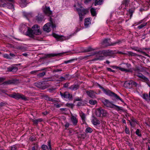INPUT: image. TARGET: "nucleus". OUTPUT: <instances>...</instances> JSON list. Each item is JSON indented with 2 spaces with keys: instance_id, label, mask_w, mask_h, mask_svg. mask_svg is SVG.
<instances>
[{
  "instance_id": "obj_1",
  "label": "nucleus",
  "mask_w": 150,
  "mask_h": 150,
  "mask_svg": "<svg viewBox=\"0 0 150 150\" xmlns=\"http://www.w3.org/2000/svg\"><path fill=\"white\" fill-rule=\"evenodd\" d=\"M78 7L76 8V11H77L79 15V20L81 21L84 18L85 15L88 12L87 9L83 8L81 5L79 3L77 4Z\"/></svg>"
},
{
  "instance_id": "obj_2",
  "label": "nucleus",
  "mask_w": 150,
  "mask_h": 150,
  "mask_svg": "<svg viewBox=\"0 0 150 150\" xmlns=\"http://www.w3.org/2000/svg\"><path fill=\"white\" fill-rule=\"evenodd\" d=\"M103 91L106 95L113 97L117 100H119L123 103L124 102V101L118 96L110 90L104 88Z\"/></svg>"
},
{
  "instance_id": "obj_3",
  "label": "nucleus",
  "mask_w": 150,
  "mask_h": 150,
  "mask_svg": "<svg viewBox=\"0 0 150 150\" xmlns=\"http://www.w3.org/2000/svg\"><path fill=\"white\" fill-rule=\"evenodd\" d=\"M114 52L112 50H103L97 52H95L92 55H94L96 54H103L104 55L107 56H109L110 54H115Z\"/></svg>"
},
{
  "instance_id": "obj_4",
  "label": "nucleus",
  "mask_w": 150,
  "mask_h": 150,
  "mask_svg": "<svg viewBox=\"0 0 150 150\" xmlns=\"http://www.w3.org/2000/svg\"><path fill=\"white\" fill-rule=\"evenodd\" d=\"M96 115L98 117H100L101 116L105 117L106 116L107 112L102 108H100L97 109L96 111Z\"/></svg>"
},
{
  "instance_id": "obj_5",
  "label": "nucleus",
  "mask_w": 150,
  "mask_h": 150,
  "mask_svg": "<svg viewBox=\"0 0 150 150\" xmlns=\"http://www.w3.org/2000/svg\"><path fill=\"white\" fill-rule=\"evenodd\" d=\"M113 101L112 102L109 101L108 100L104 99L102 100V102L104 105L107 107L112 108H113V106L114 105V104L113 103H115V100H114L113 99Z\"/></svg>"
},
{
  "instance_id": "obj_6",
  "label": "nucleus",
  "mask_w": 150,
  "mask_h": 150,
  "mask_svg": "<svg viewBox=\"0 0 150 150\" xmlns=\"http://www.w3.org/2000/svg\"><path fill=\"white\" fill-rule=\"evenodd\" d=\"M46 82L43 81L35 83V86L37 87L44 90L47 87V86L46 85Z\"/></svg>"
},
{
  "instance_id": "obj_7",
  "label": "nucleus",
  "mask_w": 150,
  "mask_h": 150,
  "mask_svg": "<svg viewBox=\"0 0 150 150\" xmlns=\"http://www.w3.org/2000/svg\"><path fill=\"white\" fill-rule=\"evenodd\" d=\"M13 96V98L17 100L21 99L25 101L28 100L27 98L25 96L23 95L22 94H20L18 93H14Z\"/></svg>"
},
{
  "instance_id": "obj_8",
  "label": "nucleus",
  "mask_w": 150,
  "mask_h": 150,
  "mask_svg": "<svg viewBox=\"0 0 150 150\" xmlns=\"http://www.w3.org/2000/svg\"><path fill=\"white\" fill-rule=\"evenodd\" d=\"M60 95L62 98L67 99L70 100H72V95L68 92L65 91L64 93L60 92Z\"/></svg>"
},
{
  "instance_id": "obj_9",
  "label": "nucleus",
  "mask_w": 150,
  "mask_h": 150,
  "mask_svg": "<svg viewBox=\"0 0 150 150\" xmlns=\"http://www.w3.org/2000/svg\"><path fill=\"white\" fill-rule=\"evenodd\" d=\"M120 65L122 67V68H124L126 70L125 71H125L126 72H129L132 71L130 70V69L131 67V65L130 64L123 63L120 64Z\"/></svg>"
},
{
  "instance_id": "obj_10",
  "label": "nucleus",
  "mask_w": 150,
  "mask_h": 150,
  "mask_svg": "<svg viewBox=\"0 0 150 150\" xmlns=\"http://www.w3.org/2000/svg\"><path fill=\"white\" fill-rule=\"evenodd\" d=\"M136 76L139 78V79L142 81L145 82L147 83H149V79L145 77L144 75L142 73H137Z\"/></svg>"
},
{
  "instance_id": "obj_11",
  "label": "nucleus",
  "mask_w": 150,
  "mask_h": 150,
  "mask_svg": "<svg viewBox=\"0 0 150 150\" xmlns=\"http://www.w3.org/2000/svg\"><path fill=\"white\" fill-rule=\"evenodd\" d=\"M32 30H33L36 35H39L41 34V32L40 30V27L38 25L36 24L34 25L32 28Z\"/></svg>"
},
{
  "instance_id": "obj_12",
  "label": "nucleus",
  "mask_w": 150,
  "mask_h": 150,
  "mask_svg": "<svg viewBox=\"0 0 150 150\" xmlns=\"http://www.w3.org/2000/svg\"><path fill=\"white\" fill-rule=\"evenodd\" d=\"M110 39L108 38H105L101 42L102 45L106 46H112V43L110 41Z\"/></svg>"
},
{
  "instance_id": "obj_13",
  "label": "nucleus",
  "mask_w": 150,
  "mask_h": 150,
  "mask_svg": "<svg viewBox=\"0 0 150 150\" xmlns=\"http://www.w3.org/2000/svg\"><path fill=\"white\" fill-rule=\"evenodd\" d=\"M47 145L49 146V148L48 146L45 145V144H42L41 146V148L42 149V150H49L50 149V150H52V148L51 144V141L50 140H49L47 142Z\"/></svg>"
},
{
  "instance_id": "obj_14",
  "label": "nucleus",
  "mask_w": 150,
  "mask_h": 150,
  "mask_svg": "<svg viewBox=\"0 0 150 150\" xmlns=\"http://www.w3.org/2000/svg\"><path fill=\"white\" fill-rule=\"evenodd\" d=\"M86 92L87 95L91 98H96V95L97 93L93 90L87 91H86Z\"/></svg>"
},
{
  "instance_id": "obj_15",
  "label": "nucleus",
  "mask_w": 150,
  "mask_h": 150,
  "mask_svg": "<svg viewBox=\"0 0 150 150\" xmlns=\"http://www.w3.org/2000/svg\"><path fill=\"white\" fill-rule=\"evenodd\" d=\"M51 23H47L45 24L43 27V29L44 31L47 33H49L51 30L50 28Z\"/></svg>"
},
{
  "instance_id": "obj_16",
  "label": "nucleus",
  "mask_w": 150,
  "mask_h": 150,
  "mask_svg": "<svg viewBox=\"0 0 150 150\" xmlns=\"http://www.w3.org/2000/svg\"><path fill=\"white\" fill-rule=\"evenodd\" d=\"M17 79H11L8 80L7 81H6L3 83V84L4 85H9L11 84H15L18 81Z\"/></svg>"
},
{
  "instance_id": "obj_17",
  "label": "nucleus",
  "mask_w": 150,
  "mask_h": 150,
  "mask_svg": "<svg viewBox=\"0 0 150 150\" xmlns=\"http://www.w3.org/2000/svg\"><path fill=\"white\" fill-rule=\"evenodd\" d=\"M144 70L142 66H136L134 69V74L136 75L137 73H140L139 72L142 71Z\"/></svg>"
},
{
  "instance_id": "obj_18",
  "label": "nucleus",
  "mask_w": 150,
  "mask_h": 150,
  "mask_svg": "<svg viewBox=\"0 0 150 150\" xmlns=\"http://www.w3.org/2000/svg\"><path fill=\"white\" fill-rule=\"evenodd\" d=\"M43 11L48 16L52 14V11L50 10V8L49 6L47 7L46 6H45V7Z\"/></svg>"
},
{
  "instance_id": "obj_19",
  "label": "nucleus",
  "mask_w": 150,
  "mask_h": 150,
  "mask_svg": "<svg viewBox=\"0 0 150 150\" xmlns=\"http://www.w3.org/2000/svg\"><path fill=\"white\" fill-rule=\"evenodd\" d=\"M71 120L73 125L76 126L77 125L78 120L76 117L73 115H72L71 117Z\"/></svg>"
},
{
  "instance_id": "obj_20",
  "label": "nucleus",
  "mask_w": 150,
  "mask_h": 150,
  "mask_svg": "<svg viewBox=\"0 0 150 150\" xmlns=\"http://www.w3.org/2000/svg\"><path fill=\"white\" fill-rule=\"evenodd\" d=\"M26 33L27 36L33 38H34L35 33L32 29H28Z\"/></svg>"
},
{
  "instance_id": "obj_21",
  "label": "nucleus",
  "mask_w": 150,
  "mask_h": 150,
  "mask_svg": "<svg viewBox=\"0 0 150 150\" xmlns=\"http://www.w3.org/2000/svg\"><path fill=\"white\" fill-rule=\"evenodd\" d=\"M68 52H63L62 53H58L57 54H50L47 55L46 56L47 57H54L57 56H61L62 55L66 54Z\"/></svg>"
},
{
  "instance_id": "obj_22",
  "label": "nucleus",
  "mask_w": 150,
  "mask_h": 150,
  "mask_svg": "<svg viewBox=\"0 0 150 150\" xmlns=\"http://www.w3.org/2000/svg\"><path fill=\"white\" fill-rule=\"evenodd\" d=\"M44 98L47 101H51L54 103H57L58 101L56 98H52L47 95L44 96Z\"/></svg>"
},
{
  "instance_id": "obj_23",
  "label": "nucleus",
  "mask_w": 150,
  "mask_h": 150,
  "mask_svg": "<svg viewBox=\"0 0 150 150\" xmlns=\"http://www.w3.org/2000/svg\"><path fill=\"white\" fill-rule=\"evenodd\" d=\"M79 85L74 84L71 85L70 87L68 88L72 91H76L79 89Z\"/></svg>"
},
{
  "instance_id": "obj_24",
  "label": "nucleus",
  "mask_w": 150,
  "mask_h": 150,
  "mask_svg": "<svg viewBox=\"0 0 150 150\" xmlns=\"http://www.w3.org/2000/svg\"><path fill=\"white\" fill-rule=\"evenodd\" d=\"M53 37L56 38L58 40H64L65 39V37L63 35H59L54 34L53 35Z\"/></svg>"
},
{
  "instance_id": "obj_25",
  "label": "nucleus",
  "mask_w": 150,
  "mask_h": 150,
  "mask_svg": "<svg viewBox=\"0 0 150 150\" xmlns=\"http://www.w3.org/2000/svg\"><path fill=\"white\" fill-rule=\"evenodd\" d=\"M91 122L94 125H97L100 124V121L96 117H94L91 120Z\"/></svg>"
},
{
  "instance_id": "obj_26",
  "label": "nucleus",
  "mask_w": 150,
  "mask_h": 150,
  "mask_svg": "<svg viewBox=\"0 0 150 150\" xmlns=\"http://www.w3.org/2000/svg\"><path fill=\"white\" fill-rule=\"evenodd\" d=\"M113 108H114L117 111H122L123 112H125V110L123 109L122 107L117 106L115 104H114V105L113 106Z\"/></svg>"
},
{
  "instance_id": "obj_27",
  "label": "nucleus",
  "mask_w": 150,
  "mask_h": 150,
  "mask_svg": "<svg viewBox=\"0 0 150 150\" xmlns=\"http://www.w3.org/2000/svg\"><path fill=\"white\" fill-rule=\"evenodd\" d=\"M44 18L43 16L41 14H39L37 16H36V19L37 21L39 22H40L42 21Z\"/></svg>"
},
{
  "instance_id": "obj_28",
  "label": "nucleus",
  "mask_w": 150,
  "mask_h": 150,
  "mask_svg": "<svg viewBox=\"0 0 150 150\" xmlns=\"http://www.w3.org/2000/svg\"><path fill=\"white\" fill-rule=\"evenodd\" d=\"M43 121V119L42 118H39L38 119L32 120V121L34 124L37 125L39 122H41Z\"/></svg>"
},
{
  "instance_id": "obj_29",
  "label": "nucleus",
  "mask_w": 150,
  "mask_h": 150,
  "mask_svg": "<svg viewBox=\"0 0 150 150\" xmlns=\"http://www.w3.org/2000/svg\"><path fill=\"white\" fill-rule=\"evenodd\" d=\"M86 100H83L82 99L81 101L77 103L76 106L78 107L84 106L86 104Z\"/></svg>"
},
{
  "instance_id": "obj_30",
  "label": "nucleus",
  "mask_w": 150,
  "mask_h": 150,
  "mask_svg": "<svg viewBox=\"0 0 150 150\" xmlns=\"http://www.w3.org/2000/svg\"><path fill=\"white\" fill-rule=\"evenodd\" d=\"M91 24V21H90V19L88 18H86L84 21V25L87 27Z\"/></svg>"
},
{
  "instance_id": "obj_31",
  "label": "nucleus",
  "mask_w": 150,
  "mask_h": 150,
  "mask_svg": "<svg viewBox=\"0 0 150 150\" xmlns=\"http://www.w3.org/2000/svg\"><path fill=\"white\" fill-rule=\"evenodd\" d=\"M131 120V121H129V122L131 126H134L136 124H137V122L135 119L132 118Z\"/></svg>"
},
{
  "instance_id": "obj_32",
  "label": "nucleus",
  "mask_w": 150,
  "mask_h": 150,
  "mask_svg": "<svg viewBox=\"0 0 150 150\" xmlns=\"http://www.w3.org/2000/svg\"><path fill=\"white\" fill-rule=\"evenodd\" d=\"M126 55H128L129 56H137L138 55L136 53L133 52L131 51H127L126 53Z\"/></svg>"
},
{
  "instance_id": "obj_33",
  "label": "nucleus",
  "mask_w": 150,
  "mask_h": 150,
  "mask_svg": "<svg viewBox=\"0 0 150 150\" xmlns=\"http://www.w3.org/2000/svg\"><path fill=\"white\" fill-rule=\"evenodd\" d=\"M142 97L146 101H149V95H148L147 94L144 93L142 95Z\"/></svg>"
},
{
  "instance_id": "obj_34",
  "label": "nucleus",
  "mask_w": 150,
  "mask_h": 150,
  "mask_svg": "<svg viewBox=\"0 0 150 150\" xmlns=\"http://www.w3.org/2000/svg\"><path fill=\"white\" fill-rule=\"evenodd\" d=\"M129 83L132 85V88L135 87H137L139 86V85L137 83L132 80L129 81Z\"/></svg>"
},
{
  "instance_id": "obj_35",
  "label": "nucleus",
  "mask_w": 150,
  "mask_h": 150,
  "mask_svg": "<svg viewBox=\"0 0 150 150\" xmlns=\"http://www.w3.org/2000/svg\"><path fill=\"white\" fill-rule=\"evenodd\" d=\"M96 9L93 8H92L91 9L90 11L91 14L93 16H96Z\"/></svg>"
},
{
  "instance_id": "obj_36",
  "label": "nucleus",
  "mask_w": 150,
  "mask_h": 150,
  "mask_svg": "<svg viewBox=\"0 0 150 150\" xmlns=\"http://www.w3.org/2000/svg\"><path fill=\"white\" fill-rule=\"evenodd\" d=\"M135 9L134 7L132 8L129 9L128 12L130 14V16L131 17L132 16L133 13L134 12Z\"/></svg>"
},
{
  "instance_id": "obj_37",
  "label": "nucleus",
  "mask_w": 150,
  "mask_h": 150,
  "mask_svg": "<svg viewBox=\"0 0 150 150\" xmlns=\"http://www.w3.org/2000/svg\"><path fill=\"white\" fill-rule=\"evenodd\" d=\"M103 0H95L94 5L96 6L98 5H101L102 4Z\"/></svg>"
},
{
  "instance_id": "obj_38",
  "label": "nucleus",
  "mask_w": 150,
  "mask_h": 150,
  "mask_svg": "<svg viewBox=\"0 0 150 150\" xmlns=\"http://www.w3.org/2000/svg\"><path fill=\"white\" fill-rule=\"evenodd\" d=\"M147 23V22H146L141 24L137 27V29L139 30L142 29L146 25Z\"/></svg>"
},
{
  "instance_id": "obj_39",
  "label": "nucleus",
  "mask_w": 150,
  "mask_h": 150,
  "mask_svg": "<svg viewBox=\"0 0 150 150\" xmlns=\"http://www.w3.org/2000/svg\"><path fill=\"white\" fill-rule=\"evenodd\" d=\"M129 1H130L129 0H124L122 1V5L125 7L127 6Z\"/></svg>"
},
{
  "instance_id": "obj_40",
  "label": "nucleus",
  "mask_w": 150,
  "mask_h": 150,
  "mask_svg": "<svg viewBox=\"0 0 150 150\" xmlns=\"http://www.w3.org/2000/svg\"><path fill=\"white\" fill-rule=\"evenodd\" d=\"M46 74L45 72H43L42 73L38 74L37 75V77L38 78H40L43 77Z\"/></svg>"
},
{
  "instance_id": "obj_41",
  "label": "nucleus",
  "mask_w": 150,
  "mask_h": 150,
  "mask_svg": "<svg viewBox=\"0 0 150 150\" xmlns=\"http://www.w3.org/2000/svg\"><path fill=\"white\" fill-rule=\"evenodd\" d=\"M93 131V130L92 129L89 127L86 128L85 130V132L86 133H91Z\"/></svg>"
},
{
  "instance_id": "obj_42",
  "label": "nucleus",
  "mask_w": 150,
  "mask_h": 150,
  "mask_svg": "<svg viewBox=\"0 0 150 150\" xmlns=\"http://www.w3.org/2000/svg\"><path fill=\"white\" fill-rule=\"evenodd\" d=\"M89 103L91 105H95L97 103V101L96 100L91 99L89 100Z\"/></svg>"
},
{
  "instance_id": "obj_43",
  "label": "nucleus",
  "mask_w": 150,
  "mask_h": 150,
  "mask_svg": "<svg viewBox=\"0 0 150 150\" xmlns=\"http://www.w3.org/2000/svg\"><path fill=\"white\" fill-rule=\"evenodd\" d=\"M132 49L136 51L141 52L143 54H146L145 52L142 51L141 50V49L140 48L138 49L137 47H135V48H132Z\"/></svg>"
},
{
  "instance_id": "obj_44",
  "label": "nucleus",
  "mask_w": 150,
  "mask_h": 150,
  "mask_svg": "<svg viewBox=\"0 0 150 150\" xmlns=\"http://www.w3.org/2000/svg\"><path fill=\"white\" fill-rule=\"evenodd\" d=\"M129 82H126L125 83V85H126L125 87L126 88H132V85L129 84Z\"/></svg>"
},
{
  "instance_id": "obj_45",
  "label": "nucleus",
  "mask_w": 150,
  "mask_h": 150,
  "mask_svg": "<svg viewBox=\"0 0 150 150\" xmlns=\"http://www.w3.org/2000/svg\"><path fill=\"white\" fill-rule=\"evenodd\" d=\"M80 116L82 120L83 121H85L86 118L85 114L83 112H81L80 114Z\"/></svg>"
},
{
  "instance_id": "obj_46",
  "label": "nucleus",
  "mask_w": 150,
  "mask_h": 150,
  "mask_svg": "<svg viewBox=\"0 0 150 150\" xmlns=\"http://www.w3.org/2000/svg\"><path fill=\"white\" fill-rule=\"evenodd\" d=\"M94 49H93L91 47H88L86 48L84 50V52H88L92 50H93Z\"/></svg>"
},
{
  "instance_id": "obj_47",
  "label": "nucleus",
  "mask_w": 150,
  "mask_h": 150,
  "mask_svg": "<svg viewBox=\"0 0 150 150\" xmlns=\"http://www.w3.org/2000/svg\"><path fill=\"white\" fill-rule=\"evenodd\" d=\"M112 67L114 69H119V70H120L121 71H125L126 70L124 69V68H122V67H117L116 66H113Z\"/></svg>"
},
{
  "instance_id": "obj_48",
  "label": "nucleus",
  "mask_w": 150,
  "mask_h": 150,
  "mask_svg": "<svg viewBox=\"0 0 150 150\" xmlns=\"http://www.w3.org/2000/svg\"><path fill=\"white\" fill-rule=\"evenodd\" d=\"M7 7L8 8L10 9H12L14 8L13 5L11 3H8L7 4Z\"/></svg>"
},
{
  "instance_id": "obj_49",
  "label": "nucleus",
  "mask_w": 150,
  "mask_h": 150,
  "mask_svg": "<svg viewBox=\"0 0 150 150\" xmlns=\"http://www.w3.org/2000/svg\"><path fill=\"white\" fill-rule=\"evenodd\" d=\"M66 105L68 107L73 108L74 105L73 103H68L66 104Z\"/></svg>"
},
{
  "instance_id": "obj_50",
  "label": "nucleus",
  "mask_w": 150,
  "mask_h": 150,
  "mask_svg": "<svg viewBox=\"0 0 150 150\" xmlns=\"http://www.w3.org/2000/svg\"><path fill=\"white\" fill-rule=\"evenodd\" d=\"M75 60V59H70L69 60L65 61L64 62V63L65 64H67L69 63H71L72 62H73Z\"/></svg>"
},
{
  "instance_id": "obj_51",
  "label": "nucleus",
  "mask_w": 150,
  "mask_h": 150,
  "mask_svg": "<svg viewBox=\"0 0 150 150\" xmlns=\"http://www.w3.org/2000/svg\"><path fill=\"white\" fill-rule=\"evenodd\" d=\"M86 134L85 133H82L79 135V137L82 139H84L86 137Z\"/></svg>"
},
{
  "instance_id": "obj_52",
  "label": "nucleus",
  "mask_w": 150,
  "mask_h": 150,
  "mask_svg": "<svg viewBox=\"0 0 150 150\" xmlns=\"http://www.w3.org/2000/svg\"><path fill=\"white\" fill-rule=\"evenodd\" d=\"M136 134L137 135V136L139 137H141L142 136V134L140 133V131L139 129H137L135 132Z\"/></svg>"
},
{
  "instance_id": "obj_53",
  "label": "nucleus",
  "mask_w": 150,
  "mask_h": 150,
  "mask_svg": "<svg viewBox=\"0 0 150 150\" xmlns=\"http://www.w3.org/2000/svg\"><path fill=\"white\" fill-rule=\"evenodd\" d=\"M3 57H4L7 59H11L12 58V57H10L9 54H4Z\"/></svg>"
},
{
  "instance_id": "obj_54",
  "label": "nucleus",
  "mask_w": 150,
  "mask_h": 150,
  "mask_svg": "<svg viewBox=\"0 0 150 150\" xmlns=\"http://www.w3.org/2000/svg\"><path fill=\"white\" fill-rule=\"evenodd\" d=\"M26 48L25 47L22 46H18L17 47V49L18 50H25Z\"/></svg>"
},
{
  "instance_id": "obj_55",
  "label": "nucleus",
  "mask_w": 150,
  "mask_h": 150,
  "mask_svg": "<svg viewBox=\"0 0 150 150\" xmlns=\"http://www.w3.org/2000/svg\"><path fill=\"white\" fill-rule=\"evenodd\" d=\"M13 69H16V67H12L8 68V69L9 71L14 72Z\"/></svg>"
},
{
  "instance_id": "obj_56",
  "label": "nucleus",
  "mask_w": 150,
  "mask_h": 150,
  "mask_svg": "<svg viewBox=\"0 0 150 150\" xmlns=\"http://www.w3.org/2000/svg\"><path fill=\"white\" fill-rule=\"evenodd\" d=\"M62 71V69H55L54 70H53L52 72L53 73L57 72L59 71Z\"/></svg>"
},
{
  "instance_id": "obj_57",
  "label": "nucleus",
  "mask_w": 150,
  "mask_h": 150,
  "mask_svg": "<svg viewBox=\"0 0 150 150\" xmlns=\"http://www.w3.org/2000/svg\"><path fill=\"white\" fill-rule=\"evenodd\" d=\"M125 133L127 134H129V128H127V126L125 127Z\"/></svg>"
},
{
  "instance_id": "obj_58",
  "label": "nucleus",
  "mask_w": 150,
  "mask_h": 150,
  "mask_svg": "<svg viewBox=\"0 0 150 150\" xmlns=\"http://www.w3.org/2000/svg\"><path fill=\"white\" fill-rule=\"evenodd\" d=\"M121 43V41L120 40H118L115 42L112 43V46L115 45L117 44H120Z\"/></svg>"
},
{
  "instance_id": "obj_59",
  "label": "nucleus",
  "mask_w": 150,
  "mask_h": 150,
  "mask_svg": "<svg viewBox=\"0 0 150 150\" xmlns=\"http://www.w3.org/2000/svg\"><path fill=\"white\" fill-rule=\"evenodd\" d=\"M30 141L33 142L35 141L36 138L34 136H32L30 137Z\"/></svg>"
},
{
  "instance_id": "obj_60",
  "label": "nucleus",
  "mask_w": 150,
  "mask_h": 150,
  "mask_svg": "<svg viewBox=\"0 0 150 150\" xmlns=\"http://www.w3.org/2000/svg\"><path fill=\"white\" fill-rule=\"evenodd\" d=\"M148 9V8L147 9L145 8H140L139 10L140 12H142L143 11H146Z\"/></svg>"
},
{
  "instance_id": "obj_61",
  "label": "nucleus",
  "mask_w": 150,
  "mask_h": 150,
  "mask_svg": "<svg viewBox=\"0 0 150 150\" xmlns=\"http://www.w3.org/2000/svg\"><path fill=\"white\" fill-rule=\"evenodd\" d=\"M82 99H81L79 97H76L75 98L74 100V102H75L76 101H80Z\"/></svg>"
},
{
  "instance_id": "obj_62",
  "label": "nucleus",
  "mask_w": 150,
  "mask_h": 150,
  "mask_svg": "<svg viewBox=\"0 0 150 150\" xmlns=\"http://www.w3.org/2000/svg\"><path fill=\"white\" fill-rule=\"evenodd\" d=\"M54 107L57 108H59L61 107L60 105L57 103L54 104Z\"/></svg>"
},
{
  "instance_id": "obj_63",
  "label": "nucleus",
  "mask_w": 150,
  "mask_h": 150,
  "mask_svg": "<svg viewBox=\"0 0 150 150\" xmlns=\"http://www.w3.org/2000/svg\"><path fill=\"white\" fill-rule=\"evenodd\" d=\"M50 27H51L53 29H54V28H55L56 25L52 23H51V25H50Z\"/></svg>"
},
{
  "instance_id": "obj_64",
  "label": "nucleus",
  "mask_w": 150,
  "mask_h": 150,
  "mask_svg": "<svg viewBox=\"0 0 150 150\" xmlns=\"http://www.w3.org/2000/svg\"><path fill=\"white\" fill-rule=\"evenodd\" d=\"M17 148L15 145H13L11 147V149L10 150H16Z\"/></svg>"
}]
</instances>
